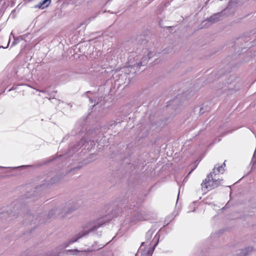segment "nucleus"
<instances>
[{
  "mask_svg": "<svg viewBox=\"0 0 256 256\" xmlns=\"http://www.w3.org/2000/svg\"><path fill=\"white\" fill-rule=\"evenodd\" d=\"M214 169L213 172L208 174L206 178L201 184L202 190H210L216 188L220 185L222 180L219 176L215 173Z\"/></svg>",
  "mask_w": 256,
  "mask_h": 256,
  "instance_id": "nucleus-1",
  "label": "nucleus"
},
{
  "mask_svg": "<svg viewBox=\"0 0 256 256\" xmlns=\"http://www.w3.org/2000/svg\"><path fill=\"white\" fill-rule=\"evenodd\" d=\"M49 4H50V2H48V0H44L42 2H40L38 4L35 6V8L43 9L44 8L48 6H49Z\"/></svg>",
  "mask_w": 256,
  "mask_h": 256,
  "instance_id": "nucleus-2",
  "label": "nucleus"
},
{
  "mask_svg": "<svg viewBox=\"0 0 256 256\" xmlns=\"http://www.w3.org/2000/svg\"><path fill=\"white\" fill-rule=\"evenodd\" d=\"M216 170L218 172V174H216L217 176L219 174V173L222 174L224 172V168L222 166V165L219 166L217 168Z\"/></svg>",
  "mask_w": 256,
  "mask_h": 256,
  "instance_id": "nucleus-3",
  "label": "nucleus"
},
{
  "mask_svg": "<svg viewBox=\"0 0 256 256\" xmlns=\"http://www.w3.org/2000/svg\"><path fill=\"white\" fill-rule=\"evenodd\" d=\"M152 252H153V250H149L148 251V254L150 255H152Z\"/></svg>",
  "mask_w": 256,
  "mask_h": 256,
  "instance_id": "nucleus-4",
  "label": "nucleus"
},
{
  "mask_svg": "<svg viewBox=\"0 0 256 256\" xmlns=\"http://www.w3.org/2000/svg\"><path fill=\"white\" fill-rule=\"evenodd\" d=\"M80 238V237L76 239L75 240H72L71 242H76L77 240L78 239Z\"/></svg>",
  "mask_w": 256,
  "mask_h": 256,
  "instance_id": "nucleus-5",
  "label": "nucleus"
},
{
  "mask_svg": "<svg viewBox=\"0 0 256 256\" xmlns=\"http://www.w3.org/2000/svg\"><path fill=\"white\" fill-rule=\"evenodd\" d=\"M50 0H48V2H50Z\"/></svg>",
  "mask_w": 256,
  "mask_h": 256,
  "instance_id": "nucleus-6",
  "label": "nucleus"
}]
</instances>
